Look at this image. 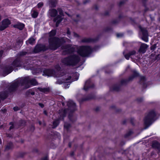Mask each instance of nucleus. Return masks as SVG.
<instances>
[{"label":"nucleus","mask_w":160,"mask_h":160,"mask_svg":"<svg viewBox=\"0 0 160 160\" xmlns=\"http://www.w3.org/2000/svg\"><path fill=\"white\" fill-rule=\"evenodd\" d=\"M63 50L62 54L63 55L71 54L69 56L62 59V63L68 66H74L77 65L80 60V58L78 55L73 53L76 49L77 52L80 56L83 57H88L93 50L91 47L87 46H82L78 47L74 46L72 47L71 44H68L62 46Z\"/></svg>","instance_id":"f257e3e1"},{"label":"nucleus","mask_w":160,"mask_h":160,"mask_svg":"<svg viewBox=\"0 0 160 160\" xmlns=\"http://www.w3.org/2000/svg\"><path fill=\"white\" fill-rule=\"evenodd\" d=\"M55 68L58 71V74L54 75V72L51 69H42L40 68H37L35 70H32V72L33 74L36 75L37 74L43 72L42 75L48 77L54 76L57 78H60L55 82V84H61L62 83L65 85L67 83V86L65 87V88H68L69 87L70 83L72 82L77 80L78 79L79 74L75 73L73 75V76L75 77V78H71V76L68 73H64L62 71H60L61 68L59 65H57L55 66Z\"/></svg>","instance_id":"f03ea898"},{"label":"nucleus","mask_w":160,"mask_h":160,"mask_svg":"<svg viewBox=\"0 0 160 160\" xmlns=\"http://www.w3.org/2000/svg\"><path fill=\"white\" fill-rule=\"evenodd\" d=\"M38 84V83L35 78H31L29 76L19 78L14 81L9 86L8 91H3L0 93V98L4 99L7 97L8 94L15 91L18 87L21 86L24 89H27L32 86H36Z\"/></svg>","instance_id":"7ed1b4c3"},{"label":"nucleus","mask_w":160,"mask_h":160,"mask_svg":"<svg viewBox=\"0 0 160 160\" xmlns=\"http://www.w3.org/2000/svg\"><path fill=\"white\" fill-rule=\"evenodd\" d=\"M67 105L68 106V109H62L59 110V117L54 121L53 122L52 128H55L58 126L59 123V120L63 119L67 112L69 113L68 118L69 120L71 121H73L71 117L72 116V112L76 110L75 103L72 101L70 100L67 102Z\"/></svg>","instance_id":"20e7f679"},{"label":"nucleus","mask_w":160,"mask_h":160,"mask_svg":"<svg viewBox=\"0 0 160 160\" xmlns=\"http://www.w3.org/2000/svg\"><path fill=\"white\" fill-rule=\"evenodd\" d=\"M56 34L55 30H52L49 33L50 38L48 42L49 48L50 49L55 50L59 47L61 45L65 42H69L71 41L66 38H63L61 39L53 37Z\"/></svg>","instance_id":"39448f33"},{"label":"nucleus","mask_w":160,"mask_h":160,"mask_svg":"<svg viewBox=\"0 0 160 160\" xmlns=\"http://www.w3.org/2000/svg\"><path fill=\"white\" fill-rule=\"evenodd\" d=\"M28 62H27L23 63L19 59H16L13 61V62L9 65L6 66L3 69V72L8 75L10 73L13 71V69L17 67H23L26 69L28 70L31 69L27 67H26V66L28 65Z\"/></svg>","instance_id":"423d86ee"},{"label":"nucleus","mask_w":160,"mask_h":160,"mask_svg":"<svg viewBox=\"0 0 160 160\" xmlns=\"http://www.w3.org/2000/svg\"><path fill=\"white\" fill-rule=\"evenodd\" d=\"M158 118L156 117V113L154 110L149 111L148 113L144 117V119L145 127L144 129L148 128Z\"/></svg>","instance_id":"0eeeda50"},{"label":"nucleus","mask_w":160,"mask_h":160,"mask_svg":"<svg viewBox=\"0 0 160 160\" xmlns=\"http://www.w3.org/2000/svg\"><path fill=\"white\" fill-rule=\"evenodd\" d=\"M131 81L134 78L139 77V83L140 84L142 85L143 88H145L147 87L146 83V78L144 76H140L139 73L136 70L131 71Z\"/></svg>","instance_id":"6e6552de"},{"label":"nucleus","mask_w":160,"mask_h":160,"mask_svg":"<svg viewBox=\"0 0 160 160\" xmlns=\"http://www.w3.org/2000/svg\"><path fill=\"white\" fill-rule=\"evenodd\" d=\"M58 10L59 12L60 15H58L56 18L53 19V21L56 22V27H58L59 24L62 20L63 16V13L62 10L60 8H58Z\"/></svg>","instance_id":"1a4fd4ad"},{"label":"nucleus","mask_w":160,"mask_h":160,"mask_svg":"<svg viewBox=\"0 0 160 160\" xmlns=\"http://www.w3.org/2000/svg\"><path fill=\"white\" fill-rule=\"evenodd\" d=\"M50 49L49 45L48 47H46L45 45L42 44L37 45L33 50V53H37L41 51H44L48 49Z\"/></svg>","instance_id":"9d476101"},{"label":"nucleus","mask_w":160,"mask_h":160,"mask_svg":"<svg viewBox=\"0 0 160 160\" xmlns=\"http://www.w3.org/2000/svg\"><path fill=\"white\" fill-rule=\"evenodd\" d=\"M139 28L142 34L141 38L145 42H148V30L145 28L140 27Z\"/></svg>","instance_id":"9b49d317"},{"label":"nucleus","mask_w":160,"mask_h":160,"mask_svg":"<svg viewBox=\"0 0 160 160\" xmlns=\"http://www.w3.org/2000/svg\"><path fill=\"white\" fill-rule=\"evenodd\" d=\"M11 23L10 20L8 19H5L2 22V24L0 25V31H2L7 28Z\"/></svg>","instance_id":"f8f14e48"},{"label":"nucleus","mask_w":160,"mask_h":160,"mask_svg":"<svg viewBox=\"0 0 160 160\" xmlns=\"http://www.w3.org/2000/svg\"><path fill=\"white\" fill-rule=\"evenodd\" d=\"M94 86L93 83L91 82L90 79H89L85 82L83 89L85 91H87L89 88H93Z\"/></svg>","instance_id":"ddd939ff"},{"label":"nucleus","mask_w":160,"mask_h":160,"mask_svg":"<svg viewBox=\"0 0 160 160\" xmlns=\"http://www.w3.org/2000/svg\"><path fill=\"white\" fill-rule=\"evenodd\" d=\"M148 46V45L147 44L142 43L141 44L139 50V52L144 53L146 52Z\"/></svg>","instance_id":"4468645a"},{"label":"nucleus","mask_w":160,"mask_h":160,"mask_svg":"<svg viewBox=\"0 0 160 160\" xmlns=\"http://www.w3.org/2000/svg\"><path fill=\"white\" fill-rule=\"evenodd\" d=\"M152 147L154 149L158 150V153L160 152V144L157 141L152 142Z\"/></svg>","instance_id":"2eb2a0df"},{"label":"nucleus","mask_w":160,"mask_h":160,"mask_svg":"<svg viewBox=\"0 0 160 160\" xmlns=\"http://www.w3.org/2000/svg\"><path fill=\"white\" fill-rule=\"evenodd\" d=\"M49 13L51 17H55L58 14V12L56 9H52L49 10Z\"/></svg>","instance_id":"dca6fc26"},{"label":"nucleus","mask_w":160,"mask_h":160,"mask_svg":"<svg viewBox=\"0 0 160 160\" xmlns=\"http://www.w3.org/2000/svg\"><path fill=\"white\" fill-rule=\"evenodd\" d=\"M96 40L92 38H83L82 40V42H95Z\"/></svg>","instance_id":"f3484780"},{"label":"nucleus","mask_w":160,"mask_h":160,"mask_svg":"<svg viewBox=\"0 0 160 160\" xmlns=\"http://www.w3.org/2000/svg\"><path fill=\"white\" fill-rule=\"evenodd\" d=\"M38 89L40 92L45 93H47L49 92L50 90V89L48 87L46 88H38Z\"/></svg>","instance_id":"a211bd4d"},{"label":"nucleus","mask_w":160,"mask_h":160,"mask_svg":"<svg viewBox=\"0 0 160 160\" xmlns=\"http://www.w3.org/2000/svg\"><path fill=\"white\" fill-rule=\"evenodd\" d=\"M123 53L125 58L127 60H129L130 57V51L127 50H125Z\"/></svg>","instance_id":"6ab92c4d"},{"label":"nucleus","mask_w":160,"mask_h":160,"mask_svg":"<svg viewBox=\"0 0 160 160\" xmlns=\"http://www.w3.org/2000/svg\"><path fill=\"white\" fill-rule=\"evenodd\" d=\"M24 26V24L20 23H18L17 24L14 25L15 27L17 28L20 30L22 29Z\"/></svg>","instance_id":"aec40b11"},{"label":"nucleus","mask_w":160,"mask_h":160,"mask_svg":"<svg viewBox=\"0 0 160 160\" xmlns=\"http://www.w3.org/2000/svg\"><path fill=\"white\" fill-rule=\"evenodd\" d=\"M57 3V0H50L49 2V6L51 7H56Z\"/></svg>","instance_id":"412c9836"},{"label":"nucleus","mask_w":160,"mask_h":160,"mask_svg":"<svg viewBox=\"0 0 160 160\" xmlns=\"http://www.w3.org/2000/svg\"><path fill=\"white\" fill-rule=\"evenodd\" d=\"M35 43V40L33 38H31L26 41V43L28 45L29 44L33 45Z\"/></svg>","instance_id":"4be33fe9"},{"label":"nucleus","mask_w":160,"mask_h":160,"mask_svg":"<svg viewBox=\"0 0 160 160\" xmlns=\"http://www.w3.org/2000/svg\"><path fill=\"white\" fill-rule=\"evenodd\" d=\"M32 16L34 18H35L38 16V12L35 10H32L31 12Z\"/></svg>","instance_id":"5701e85b"},{"label":"nucleus","mask_w":160,"mask_h":160,"mask_svg":"<svg viewBox=\"0 0 160 160\" xmlns=\"http://www.w3.org/2000/svg\"><path fill=\"white\" fill-rule=\"evenodd\" d=\"M159 45L158 42H157L154 44L151 45L150 47V49L151 50L153 51L155 50L157 47L158 45Z\"/></svg>","instance_id":"b1692460"},{"label":"nucleus","mask_w":160,"mask_h":160,"mask_svg":"<svg viewBox=\"0 0 160 160\" xmlns=\"http://www.w3.org/2000/svg\"><path fill=\"white\" fill-rule=\"evenodd\" d=\"M120 88V86L118 85H113L111 89L115 91H118Z\"/></svg>","instance_id":"393cba45"},{"label":"nucleus","mask_w":160,"mask_h":160,"mask_svg":"<svg viewBox=\"0 0 160 160\" xmlns=\"http://www.w3.org/2000/svg\"><path fill=\"white\" fill-rule=\"evenodd\" d=\"M130 78H128V80L126 79H123L120 82L121 85H124L127 83L128 81L129 80Z\"/></svg>","instance_id":"a878e982"},{"label":"nucleus","mask_w":160,"mask_h":160,"mask_svg":"<svg viewBox=\"0 0 160 160\" xmlns=\"http://www.w3.org/2000/svg\"><path fill=\"white\" fill-rule=\"evenodd\" d=\"M71 125L70 124H69L67 123H65L64 125V130L68 131Z\"/></svg>","instance_id":"bb28decb"},{"label":"nucleus","mask_w":160,"mask_h":160,"mask_svg":"<svg viewBox=\"0 0 160 160\" xmlns=\"http://www.w3.org/2000/svg\"><path fill=\"white\" fill-rule=\"evenodd\" d=\"M17 43L18 45L17 46V48H19L22 44V40H18L17 41Z\"/></svg>","instance_id":"cd10ccee"},{"label":"nucleus","mask_w":160,"mask_h":160,"mask_svg":"<svg viewBox=\"0 0 160 160\" xmlns=\"http://www.w3.org/2000/svg\"><path fill=\"white\" fill-rule=\"evenodd\" d=\"M27 54V52L24 51H22L20 52L18 54L19 56H22L26 55Z\"/></svg>","instance_id":"c85d7f7f"},{"label":"nucleus","mask_w":160,"mask_h":160,"mask_svg":"<svg viewBox=\"0 0 160 160\" xmlns=\"http://www.w3.org/2000/svg\"><path fill=\"white\" fill-rule=\"evenodd\" d=\"M12 146V143H10L6 147L5 150H8L11 148Z\"/></svg>","instance_id":"c756f323"},{"label":"nucleus","mask_w":160,"mask_h":160,"mask_svg":"<svg viewBox=\"0 0 160 160\" xmlns=\"http://www.w3.org/2000/svg\"><path fill=\"white\" fill-rule=\"evenodd\" d=\"M160 55L159 54H158V55H157L155 58L153 59V60L155 61V60H160Z\"/></svg>","instance_id":"7c9ffc66"},{"label":"nucleus","mask_w":160,"mask_h":160,"mask_svg":"<svg viewBox=\"0 0 160 160\" xmlns=\"http://www.w3.org/2000/svg\"><path fill=\"white\" fill-rule=\"evenodd\" d=\"M131 124L132 126H134L135 125V120L133 118H131Z\"/></svg>","instance_id":"2f4dec72"},{"label":"nucleus","mask_w":160,"mask_h":160,"mask_svg":"<svg viewBox=\"0 0 160 160\" xmlns=\"http://www.w3.org/2000/svg\"><path fill=\"white\" fill-rule=\"evenodd\" d=\"M137 100L139 103L141 102L143 100V98L142 97L139 98H137Z\"/></svg>","instance_id":"473e14b6"},{"label":"nucleus","mask_w":160,"mask_h":160,"mask_svg":"<svg viewBox=\"0 0 160 160\" xmlns=\"http://www.w3.org/2000/svg\"><path fill=\"white\" fill-rule=\"evenodd\" d=\"M43 5V3L42 2H40L38 4L37 6L39 8L42 7Z\"/></svg>","instance_id":"72a5a7b5"},{"label":"nucleus","mask_w":160,"mask_h":160,"mask_svg":"<svg viewBox=\"0 0 160 160\" xmlns=\"http://www.w3.org/2000/svg\"><path fill=\"white\" fill-rule=\"evenodd\" d=\"M123 36V34L122 33H117V36L118 38L121 37Z\"/></svg>","instance_id":"f704fd0d"},{"label":"nucleus","mask_w":160,"mask_h":160,"mask_svg":"<svg viewBox=\"0 0 160 160\" xmlns=\"http://www.w3.org/2000/svg\"><path fill=\"white\" fill-rule=\"evenodd\" d=\"M136 52L135 51H131V59L132 58V57L131 56V55H134L136 54Z\"/></svg>","instance_id":"c9c22d12"},{"label":"nucleus","mask_w":160,"mask_h":160,"mask_svg":"<svg viewBox=\"0 0 160 160\" xmlns=\"http://www.w3.org/2000/svg\"><path fill=\"white\" fill-rule=\"evenodd\" d=\"M13 110L14 111H16L19 110V108L17 107H15L13 108Z\"/></svg>","instance_id":"e433bc0d"},{"label":"nucleus","mask_w":160,"mask_h":160,"mask_svg":"<svg viewBox=\"0 0 160 160\" xmlns=\"http://www.w3.org/2000/svg\"><path fill=\"white\" fill-rule=\"evenodd\" d=\"M72 34L75 37H77L78 36V34L74 32H73Z\"/></svg>","instance_id":"4c0bfd02"},{"label":"nucleus","mask_w":160,"mask_h":160,"mask_svg":"<svg viewBox=\"0 0 160 160\" xmlns=\"http://www.w3.org/2000/svg\"><path fill=\"white\" fill-rule=\"evenodd\" d=\"M67 34H68V37H69V38H71L69 36L70 35V32L69 30H68L67 32Z\"/></svg>","instance_id":"58836bf2"},{"label":"nucleus","mask_w":160,"mask_h":160,"mask_svg":"<svg viewBox=\"0 0 160 160\" xmlns=\"http://www.w3.org/2000/svg\"><path fill=\"white\" fill-rule=\"evenodd\" d=\"M129 43H128L126 42H123V45L124 46H127L128 44H129Z\"/></svg>","instance_id":"ea45409f"},{"label":"nucleus","mask_w":160,"mask_h":160,"mask_svg":"<svg viewBox=\"0 0 160 160\" xmlns=\"http://www.w3.org/2000/svg\"><path fill=\"white\" fill-rule=\"evenodd\" d=\"M39 105L42 108H43L44 107V105L41 103H39Z\"/></svg>","instance_id":"a19ab883"},{"label":"nucleus","mask_w":160,"mask_h":160,"mask_svg":"<svg viewBox=\"0 0 160 160\" xmlns=\"http://www.w3.org/2000/svg\"><path fill=\"white\" fill-rule=\"evenodd\" d=\"M3 51L2 50L0 51V58L2 57Z\"/></svg>","instance_id":"79ce46f5"},{"label":"nucleus","mask_w":160,"mask_h":160,"mask_svg":"<svg viewBox=\"0 0 160 160\" xmlns=\"http://www.w3.org/2000/svg\"><path fill=\"white\" fill-rule=\"evenodd\" d=\"M42 160H48V158L47 157H45L42 158Z\"/></svg>","instance_id":"37998d69"},{"label":"nucleus","mask_w":160,"mask_h":160,"mask_svg":"<svg viewBox=\"0 0 160 160\" xmlns=\"http://www.w3.org/2000/svg\"><path fill=\"white\" fill-rule=\"evenodd\" d=\"M13 128V126L12 125L11 126H10V130H11V129H12Z\"/></svg>","instance_id":"c03bdc74"},{"label":"nucleus","mask_w":160,"mask_h":160,"mask_svg":"<svg viewBox=\"0 0 160 160\" xmlns=\"http://www.w3.org/2000/svg\"><path fill=\"white\" fill-rule=\"evenodd\" d=\"M21 122H22V125H24L25 124V121L23 120H22Z\"/></svg>","instance_id":"a18cd8bd"},{"label":"nucleus","mask_w":160,"mask_h":160,"mask_svg":"<svg viewBox=\"0 0 160 160\" xmlns=\"http://www.w3.org/2000/svg\"><path fill=\"white\" fill-rule=\"evenodd\" d=\"M31 94H32V95H34L35 94V92H31Z\"/></svg>","instance_id":"49530a36"},{"label":"nucleus","mask_w":160,"mask_h":160,"mask_svg":"<svg viewBox=\"0 0 160 160\" xmlns=\"http://www.w3.org/2000/svg\"><path fill=\"white\" fill-rule=\"evenodd\" d=\"M44 113L46 115H47V112L45 111H44Z\"/></svg>","instance_id":"de8ad7c7"},{"label":"nucleus","mask_w":160,"mask_h":160,"mask_svg":"<svg viewBox=\"0 0 160 160\" xmlns=\"http://www.w3.org/2000/svg\"><path fill=\"white\" fill-rule=\"evenodd\" d=\"M123 3V2L122 1H121L120 2V5H121L122 3Z\"/></svg>","instance_id":"09e8293b"},{"label":"nucleus","mask_w":160,"mask_h":160,"mask_svg":"<svg viewBox=\"0 0 160 160\" xmlns=\"http://www.w3.org/2000/svg\"><path fill=\"white\" fill-rule=\"evenodd\" d=\"M2 19V16L0 14V21Z\"/></svg>","instance_id":"8fccbe9b"},{"label":"nucleus","mask_w":160,"mask_h":160,"mask_svg":"<svg viewBox=\"0 0 160 160\" xmlns=\"http://www.w3.org/2000/svg\"><path fill=\"white\" fill-rule=\"evenodd\" d=\"M73 152H72L71 153V156H73Z\"/></svg>","instance_id":"3c124183"},{"label":"nucleus","mask_w":160,"mask_h":160,"mask_svg":"<svg viewBox=\"0 0 160 160\" xmlns=\"http://www.w3.org/2000/svg\"><path fill=\"white\" fill-rule=\"evenodd\" d=\"M2 143V140L0 138V144H1Z\"/></svg>","instance_id":"603ef678"},{"label":"nucleus","mask_w":160,"mask_h":160,"mask_svg":"<svg viewBox=\"0 0 160 160\" xmlns=\"http://www.w3.org/2000/svg\"><path fill=\"white\" fill-rule=\"evenodd\" d=\"M69 147H71V143H69Z\"/></svg>","instance_id":"864d4df0"},{"label":"nucleus","mask_w":160,"mask_h":160,"mask_svg":"<svg viewBox=\"0 0 160 160\" xmlns=\"http://www.w3.org/2000/svg\"><path fill=\"white\" fill-rule=\"evenodd\" d=\"M39 124H40V125H41V122L39 121Z\"/></svg>","instance_id":"5fc2aeb1"},{"label":"nucleus","mask_w":160,"mask_h":160,"mask_svg":"<svg viewBox=\"0 0 160 160\" xmlns=\"http://www.w3.org/2000/svg\"><path fill=\"white\" fill-rule=\"evenodd\" d=\"M130 133H131V135L132 133V131L131 130Z\"/></svg>","instance_id":"6e6d98bb"},{"label":"nucleus","mask_w":160,"mask_h":160,"mask_svg":"<svg viewBox=\"0 0 160 160\" xmlns=\"http://www.w3.org/2000/svg\"><path fill=\"white\" fill-rule=\"evenodd\" d=\"M62 105H63V106H64V103H63H63H62Z\"/></svg>","instance_id":"4d7b16f0"},{"label":"nucleus","mask_w":160,"mask_h":160,"mask_svg":"<svg viewBox=\"0 0 160 160\" xmlns=\"http://www.w3.org/2000/svg\"><path fill=\"white\" fill-rule=\"evenodd\" d=\"M79 15H77V17H79Z\"/></svg>","instance_id":"13d9d810"},{"label":"nucleus","mask_w":160,"mask_h":160,"mask_svg":"<svg viewBox=\"0 0 160 160\" xmlns=\"http://www.w3.org/2000/svg\"><path fill=\"white\" fill-rule=\"evenodd\" d=\"M8 137H11V136H9V135H8Z\"/></svg>","instance_id":"bf43d9fd"},{"label":"nucleus","mask_w":160,"mask_h":160,"mask_svg":"<svg viewBox=\"0 0 160 160\" xmlns=\"http://www.w3.org/2000/svg\"><path fill=\"white\" fill-rule=\"evenodd\" d=\"M130 20H131V21H132V19L131 18Z\"/></svg>","instance_id":"052dcab7"},{"label":"nucleus","mask_w":160,"mask_h":160,"mask_svg":"<svg viewBox=\"0 0 160 160\" xmlns=\"http://www.w3.org/2000/svg\"><path fill=\"white\" fill-rule=\"evenodd\" d=\"M12 122H11V123H10V124H12Z\"/></svg>","instance_id":"680f3d73"},{"label":"nucleus","mask_w":160,"mask_h":160,"mask_svg":"<svg viewBox=\"0 0 160 160\" xmlns=\"http://www.w3.org/2000/svg\"><path fill=\"white\" fill-rule=\"evenodd\" d=\"M75 22H77V21H76V20H75Z\"/></svg>","instance_id":"e2e57ef3"},{"label":"nucleus","mask_w":160,"mask_h":160,"mask_svg":"<svg viewBox=\"0 0 160 160\" xmlns=\"http://www.w3.org/2000/svg\"><path fill=\"white\" fill-rule=\"evenodd\" d=\"M14 50H16V48H15Z\"/></svg>","instance_id":"0e129e2a"},{"label":"nucleus","mask_w":160,"mask_h":160,"mask_svg":"<svg viewBox=\"0 0 160 160\" xmlns=\"http://www.w3.org/2000/svg\"><path fill=\"white\" fill-rule=\"evenodd\" d=\"M129 132L128 133V135H129Z\"/></svg>","instance_id":"69168bd1"},{"label":"nucleus","mask_w":160,"mask_h":160,"mask_svg":"<svg viewBox=\"0 0 160 160\" xmlns=\"http://www.w3.org/2000/svg\"><path fill=\"white\" fill-rule=\"evenodd\" d=\"M144 1H146V0H144Z\"/></svg>","instance_id":"338daca9"}]
</instances>
